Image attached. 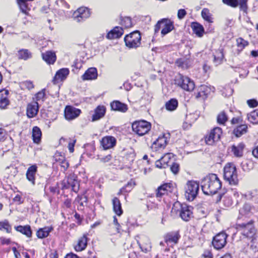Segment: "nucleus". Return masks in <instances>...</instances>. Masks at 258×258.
Listing matches in <instances>:
<instances>
[{
    "label": "nucleus",
    "instance_id": "36",
    "mask_svg": "<svg viewBox=\"0 0 258 258\" xmlns=\"http://www.w3.org/2000/svg\"><path fill=\"white\" fill-rule=\"evenodd\" d=\"M247 126L246 124H241L238 126L233 130V134L236 137H240L247 132Z\"/></svg>",
    "mask_w": 258,
    "mask_h": 258
},
{
    "label": "nucleus",
    "instance_id": "48",
    "mask_svg": "<svg viewBox=\"0 0 258 258\" xmlns=\"http://www.w3.org/2000/svg\"><path fill=\"white\" fill-rule=\"evenodd\" d=\"M238 5L239 6L241 10L243 11L244 13L247 12V2L248 0H238Z\"/></svg>",
    "mask_w": 258,
    "mask_h": 258
},
{
    "label": "nucleus",
    "instance_id": "30",
    "mask_svg": "<svg viewBox=\"0 0 258 258\" xmlns=\"http://www.w3.org/2000/svg\"><path fill=\"white\" fill-rule=\"evenodd\" d=\"M106 108L104 106L99 105L95 110V113L92 116V121H95L102 118L105 113Z\"/></svg>",
    "mask_w": 258,
    "mask_h": 258
},
{
    "label": "nucleus",
    "instance_id": "16",
    "mask_svg": "<svg viewBox=\"0 0 258 258\" xmlns=\"http://www.w3.org/2000/svg\"><path fill=\"white\" fill-rule=\"evenodd\" d=\"M180 236L178 231H173L166 234L164 236L165 242L167 244H175L178 243Z\"/></svg>",
    "mask_w": 258,
    "mask_h": 258
},
{
    "label": "nucleus",
    "instance_id": "15",
    "mask_svg": "<svg viewBox=\"0 0 258 258\" xmlns=\"http://www.w3.org/2000/svg\"><path fill=\"white\" fill-rule=\"evenodd\" d=\"M90 15L89 10L85 7L79 8L73 15L74 19L78 22L88 18Z\"/></svg>",
    "mask_w": 258,
    "mask_h": 258
},
{
    "label": "nucleus",
    "instance_id": "34",
    "mask_svg": "<svg viewBox=\"0 0 258 258\" xmlns=\"http://www.w3.org/2000/svg\"><path fill=\"white\" fill-rule=\"evenodd\" d=\"M171 185L170 184L165 183L159 186L156 192V196L157 197H161L165 195L167 191H170Z\"/></svg>",
    "mask_w": 258,
    "mask_h": 258
},
{
    "label": "nucleus",
    "instance_id": "12",
    "mask_svg": "<svg viewBox=\"0 0 258 258\" xmlns=\"http://www.w3.org/2000/svg\"><path fill=\"white\" fill-rule=\"evenodd\" d=\"M227 235L225 232H220L214 237L212 244L216 249H221L223 248L226 243Z\"/></svg>",
    "mask_w": 258,
    "mask_h": 258
},
{
    "label": "nucleus",
    "instance_id": "47",
    "mask_svg": "<svg viewBox=\"0 0 258 258\" xmlns=\"http://www.w3.org/2000/svg\"><path fill=\"white\" fill-rule=\"evenodd\" d=\"M175 63L177 66L178 67L181 68L182 69H187L188 68V64L187 62V60H185L183 59H177Z\"/></svg>",
    "mask_w": 258,
    "mask_h": 258
},
{
    "label": "nucleus",
    "instance_id": "63",
    "mask_svg": "<svg viewBox=\"0 0 258 258\" xmlns=\"http://www.w3.org/2000/svg\"><path fill=\"white\" fill-rule=\"evenodd\" d=\"M47 258H57V254L55 252H51L47 256Z\"/></svg>",
    "mask_w": 258,
    "mask_h": 258
},
{
    "label": "nucleus",
    "instance_id": "39",
    "mask_svg": "<svg viewBox=\"0 0 258 258\" xmlns=\"http://www.w3.org/2000/svg\"><path fill=\"white\" fill-rule=\"evenodd\" d=\"M248 120L253 124H258V109L248 113L247 115Z\"/></svg>",
    "mask_w": 258,
    "mask_h": 258
},
{
    "label": "nucleus",
    "instance_id": "22",
    "mask_svg": "<svg viewBox=\"0 0 258 258\" xmlns=\"http://www.w3.org/2000/svg\"><path fill=\"white\" fill-rule=\"evenodd\" d=\"M101 145L105 150L113 147L116 144V139L112 136H106L102 138Z\"/></svg>",
    "mask_w": 258,
    "mask_h": 258
},
{
    "label": "nucleus",
    "instance_id": "25",
    "mask_svg": "<svg viewBox=\"0 0 258 258\" xmlns=\"http://www.w3.org/2000/svg\"><path fill=\"white\" fill-rule=\"evenodd\" d=\"M167 144L166 138L164 136L159 137L155 141L152 145V148L157 150L160 149H163Z\"/></svg>",
    "mask_w": 258,
    "mask_h": 258
},
{
    "label": "nucleus",
    "instance_id": "64",
    "mask_svg": "<svg viewBox=\"0 0 258 258\" xmlns=\"http://www.w3.org/2000/svg\"><path fill=\"white\" fill-rule=\"evenodd\" d=\"M66 258H79V257L75 254H74L73 253H71L69 254H68L66 255Z\"/></svg>",
    "mask_w": 258,
    "mask_h": 258
},
{
    "label": "nucleus",
    "instance_id": "62",
    "mask_svg": "<svg viewBox=\"0 0 258 258\" xmlns=\"http://www.w3.org/2000/svg\"><path fill=\"white\" fill-rule=\"evenodd\" d=\"M14 201L15 202H18L19 204H21L22 202H21V197L20 195H16L15 197L13 199Z\"/></svg>",
    "mask_w": 258,
    "mask_h": 258
},
{
    "label": "nucleus",
    "instance_id": "60",
    "mask_svg": "<svg viewBox=\"0 0 258 258\" xmlns=\"http://www.w3.org/2000/svg\"><path fill=\"white\" fill-rule=\"evenodd\" d=\"M19 5L20 8L22 12L24 13H26L27 6L25 3H18Z\"/></svg>",
    "mask_w": 258,
    "mask_h": 258
},
{
    "label": "nucleus",
    "instance_id": "28",
    "mask_svg": "<svg viewBox=\"0 0 258 258\" xmlns=\"http://www.w3.org/2000/svg\"><path fill=\"white\" fill-rule=\"evenodd\" d=\"M123 33L122 27H116L107 34V38L110 39L118 38L120 37Z\"/></svg>",
    "mask_w": 258,
    "mask_h": 258
},
{
    "label": "nucleus",
    "instance_id": "29",
    "mask_svg": "<svg viewBox=\"0 0 258 258\" xmlns=\"http://www.w3.org/2000/svg\"><path fill=\"white\" fill-rule=\"evenodd\" d=\"M43 59L48 64H53L56 60V55L55 52L52 51H48L42 53Z\"/></svg>",
    "mask_w": 258,
    "mask_h": 258
},
{
    "label": "nucleus",
    "instance_id": "59",
    "mask_svg": "<svg viewBox=\"0 0 258 258\" xmlns=\"http://www.w3.org/2000/svg\"><path fill=\"white\" fill-rule=\"evenodd\" d=\"M111 158V155H107L105 157L100 158V160L102 163H106L110 161Z\"/></svg>",
    "mask_w": 258,
    "mask_h": 258
},
{
    "label": "nucleus",
    "instance_id": "55",
    "mask_svg": "<svg viewBox=\"0 0 258 258\" xmlns=\"http://www.w3.org/2000/svg\"><path fill=\"white\" fill-rule=\"evenodd\" d=\"M247 103L250 107H255L258 106V102L255 99L248 100Z\"/></svg>",
    "mask_w": 258,
    "mask_h": 258
},
{
    "label": "nucleus",
    "instance_id": "1",
    "mask_svg": "<svg viewBox=\"0 0 258 258\" xmlns=\"http://www.w3.org/2000/svg\"><path fill=\"white\" fill-rule=\"evenodd\" d=\"M201 187L204 194L214 195L221 188L222 182L215 174H211L201 181Z\"/></svg>",
    "mask_w": 258,
    "mask_h": 258
},
{
    "label": "nucleus",
    "instance_id": "35",
    "mask_svg": "<svg viewBox=\"0 0 258 258\" xmlns=\"http://www.w3.org/2000/svg\"><path fill=\"white\" fill-rule=\"evenodd\" d=\"M191 27L194 33L199 37H202L204 32V29L202 25L197 22L192 23Z\"/></svg>",
    "mask_w": 258,
    "mask_h": 258
},
{
    "label": "nucleus",
    "instance_id": "42",
    "mask_svg": "<svg viewBox=\"0 0 258 258\" xmlns=\"http://www.w3.org/2000/svg\"><path fill=\"white\" fill-rule=\"evenodd\" d=\"M120 24L122 27H123L125 28H130L133 25L131 18L128 17L123 18L121 20Z\"/></svg>",
    "mask_w": 258,
    "mask_h": 258
},
{
    "label": "nucleus",
    "instance_id": "49",
    "mask_svg": "<svg viewBox=\"0 0 258 258\" xmlns=\"http://www.w3.org/2000/svg\"><path fill=\"white\" fill-rule=\"evenodd\" d=\"M45 89H42L35 95V99L36 101H43V99L45 95Z\"/></svg>",
    "mask_w": 258,
    "mask_h": 258
},
{
    "label": "nucleus",
    "instance_id": "24",
    "mask_svg": "<svg viewBox=\"0 0 258 258\" xmlns=\"http://www.w3.org/2000/svg\"><path fill=\"white\" fill-rule=\"evenodd\" d=\"M97 71L95 68H90L88 69L85 74L82 76L83 80H95L97 78Z\"/></svg>",
    "mask_w": 258,
    "mask_h": 258
},
{
    "label": "nucleus",
    "instance_id": "33",
    "mask_svg": "<svg viewBox=\"0 0 258 258\" xmlns=\"http://www.w3.org/2000/svg\"><path fill=\"white\" fill-rule=\"evenodd\" d=\"M52 230L51 227H45L40 228L37 232L36 235L39 238H43L47 237L50 232Z\"/></svg>",
    "mask_w": 258,
    "mask_h": 258
},
{
    "label": "nucleus",
    "instance_id": "41",
    "mask_svg": "<svg viewBox=\"0 0 258 258\" xmlns=\"http://www.w3.org/2000/svg\"><path fill=\"white\" fill-rule=\"evenodd\" d=\"M19 59L26 60L31 57V53L27 49H22L18 52Z\"/></svg>",
    "mask_w": 258,
    "mask_h": 258
},
{
    "label": "nucleus",
    "instance_id": "5",
    "mask_svg": "<svg viewBox=\"0 0 258 258\" xmlns=\"http://www.w3.org/2000/svg\"><path fill=\"white\" fill-rule=\"evenodd\" d=\"M124 42L127 47L136 48L141 45V36L138 31H134L124 37Z\"/></svg>",
    "mask_w": 258,
    "mask_h": 258
},
{
    "label": "nucleus",
    "instance_id": "37",
    "mask_svg": "<svg viewBox=\"0 0 258 258\" xmlns=\"http://www.w3.org/2000/svg\"><path fill=\"white\" fill-rule=\"evenodd\" d=\"M178 101L176 99H171L165 104V107L167 110L173 111L176 109L178 106Z\"/></svg>",
    "mask_w": 258,
    "mask_h": 258
},
{
    "label": "nucleus",
    "instance_id": "45",
    "mask_svg": "<svg viewBox=\"0 0 258 258\" xmlns=\"http://www.w3.org/2000/svg\"><path fill=\"white\" fill-rule=\"evenodd\" d=\"M5 229L7 233H10L11 231V226L7 220L0 222V230Z\"/></svg>",
    "mask_w": 258,
    "mask_h": 258
},
{
    "label": "nucleus",
    "instance_id": "54",
    "mask_svg": "<svg viewBox=\"0 0 258 258\" xmlns=\"http://www.w3.org/2000/svg\"><path fill=\"white\" fill-rule=\"evenodd\" d=\"M186 12L184 9H180L178 11L177 17L179 19H182L186 15Z\"/></svg>",
    "mask_w": 258,
    "mask_h": 258
},
{
    "label": "nucleus",
    "instance_id": "14",
    "mask_svg": "<svg viewBox=\"0 0 258 258\" xmlns=\"http://www.w3.org/2000/svg\"><path fill=\"white\" fill-rule=\"evenodd\" d=\"M81 112L80 109L72 106H67L64 110V116L66 119L71 120L79 116Z\"/></svg>",
    "mask_w": 258,
    "mask_h": 258
},
{
    "label": "nucleus",
    "instance_id": "32",
    "mask_svg": "<svg viewBox=\"0 0 258 258\" xmlns=\"http://www.w3.org/2000/svg\"><path fill=\"white\" fill-rule=\"evenodd\" d=\"M16 230L22 234L25 235L28 237H31L32 236V231L29 225L18 226L15 227Z\"/></svg>",
    "mask_w": 258,
    "mask_h": 258
},
{
    "label": "nucleus",
    "instance_id": "17",
    "mask_svg": "<svg viewBox=\"0 0 258 258\" xmlns=\"http://www.w3.org/2000/svg\"><path fill=\"white\" fill-rule=\"evenodd\" d=\"M180 216L185 221H188L192 217V212L190 207L186 205H181Z\"/></svg>",
    "mask_w": 258,
    "mask_h": 258
},
{
    "label": "nucleus",
    "instance_id": "26",
    "mask_svg": "<svg viewBox=\"0 0 258 258\" xmlns=\"http://www.w3.org/2000/svg\"><path fill=\"white\" fill-rule=\"evenodd\" d=\"M110 106L112 110L121 112H125L128 109V107L126 104L123 103L119 101H113L111 103Z\"/></svg>",
    "mask_w": 258,
    "mask_h": 258
},
{
    "label": "nucleus",
    "instance_id": "23",
    "mask_svg": "<svg viewBox=\"0 0 258 258\" xmlns=\"http://www.w3.org/2000/svg\"><path fill=\"white\" fill-rule=\"evenodd\" d=\"M38 103L37 102H34L29 104L27 108V115L29 118L34 117L38 111Z\"/></svg>",
    "mask_w": 258,
    "mask_h": 258
},
{
    "label": "nucleus",
    "instance_id": "56",
    "mask_svg": "<svg viewBox=\"0 0 258 258\" xmlns=\"http://www.w3.org/2000/svg\"><path fill=\"white\" fill-rule=\"evenodd\" d=\"M60 163L61 167L63 168L64 171L66 170L69 166V164L68 162H67L64 159L63 157L62 158L61 161L60 162Z\"/></svg>",
    "mask_w": 258,
    "mask_h": 258
},
{
    "label": "nucleus",
    "instance_id": "46",
    "mask_svg": "<svg viewBox=\"0 0 258 258\" xmlns=\"http://www.w3.org/2000/svg\"><path fill=\"white\" fill-rule=\"evenodd\" d=\"M236 42L238 47L241 50L243 49L244 48V47L248 45L247 41L244 40L242 38H238L236 40Z\"/></svg>",
    "mask_w": 258,
    "mask_h": 258
},
{
    "label": "nucleus",
    "instance_id": "6",
    "mask_svg": "<svg viewBox=\"0 0 258 258\" xmlns=\"http://www.w3.org/2000/svg\"><path fill=\"white\" fill-rule=\"evenodd\" d=\"M61 189H68L72 188L73 191L77 192L79 189V182L77 176L74 174H70L66 178L63 180L61 183Z\"/></svg>",
    "mask_w": 258,
    "mask_h": 258
},
{
    "label": "nucleus",
    "instance_id": "53",
    "mask_svg": "<svg viewBox=\"0 0 258 258\" xmlns=\"http://www.w3.org/2000/svg\"><path fill=\"white\" fill-rule=\"evenodd\" d=\"M125 158L128 161L129 163L132 162L135 158V154L134 151L131 150L130 153L126 155Z\"/></svg>",
    "mask_w": 258,
    "mask_h": 258
},
{
    "label": "nucleus",
    "instance_id": "38",
    "mask_svg": "<svg viewBox=\"0 0 258 258\" xmlns=\"http://www.w3.org/2000/svg\"><path fill=\"white\" fill-rule=\"evenodd\" d=\"M41 132L37 126H34L32 130V137L33 141L36 143H38L41 137Z\"/></svg>",
    "mask_w": 258,
    "mask_h": 258
},
{
    "label": "nucleus",
    "instance_id": "50",
    "mask_svg": "<svg viewBox=\"0 0 258 258\" xmlns=\"http://www.w3.org/2000/svg\"><path fill=\"white\" fill-rule=\"evenodd\" d=\"M223 2L231 7L235 8L238 6V0H223Z\"/></svg>",
    "mask_w": 258,
    "mask_h": 258
},
{
    "label": "nucleus",
    "instance_id": "18",
    "mask_svg": "<svg viewBox=\"0 0 258 258\" xmlns=\"http://www.w3.org/2000/svg\"><path fill=\"white\" fill-rule=\"evenodd\" d=\"M173 155L171 153H167L165 154L159 160L156 161V166L159 168H165L169 165Z\"/></svg>",
    "mask_w": 258,
    "mask_h": 258
},
{
    "label": "nucleus",
    "instance_id": "51",
    "mask_svg": "<svg viewBox=\"0 0 258 258\" xmlns=\"http://www.w3.org/2000/svg\"><path fill=\"white\" fill-rule=\"evenodd\" d=\"M179 166L177 163L173 162L170 165V170L174 174L177 173L179 171Z\"/></svg>",
    "mask_w": 258,
    "mask_h": 258
},
{
    "label": "nucleus",
    "instance_id": "11",
    "mask_svg": "<svg viewBox=\"0 0 258 258\" xmlns=\"http://www.w3.org/2000/svg\"><path fill=\"white\" fill-rule=\"evenodd\" d=\"M215 91L213 87L208 86L205 85L200 86L196 93V98L201 101L205 100L211 92Z\"/></svg>",
    "mask_w": 258,
    "mask_h": 258
},
{
    "label": "nucleus",
    "instance_id": "57",
    "mask_svg": "<svg viewBox=\"0 0 258 258\" xmlns=\"http://www.w3.org/2000/svg\"><path fill=\"white\" fill-rule=\"evenodd\" d=\"M76 140H73L69 143L68 148L69 150L71 153H73L74 151V146L76 144Z\"/></svg>",
    "mask_w": 258,
    "mask_h": 258
},
{
    "label": "nucleus",
    "instance_id": "3",
    "mask_svg": "<svg viewBox=\"0 0 258 258\" xmlns=\"http://www.w3.org/2000/svg\"><path fill=\"white\" fill-rule=\"evenodd\" d=\"M224 178L230 184L236 185L238 184V179L236 168L233 163H227L224 167Z\"/></svg>",
    "mask_w": 258,
    "mask_h": 258
},
{
    "label": "nucleus",
    "instance_id": "31",
    "mask_svg": "<svg viewBox=\"0 0 258 258\" xmlns=\"http://www.w3.org/2000/svg\"><path fill=\"white\" fill-rule=\"evenodd\" d=\"M112 204L114 212L118 216H120L123 211L119 200L117 198H114L112 200Z\"/></svg>",
    "mask_w": 258,
    "mask_h": 258
},
{
    "label": "nucleus",
    "instance_id": "8",
    "mask_svg": "<svg viewBox=\"0 0 258 258\" xmlns=\"http://www.w3.org/2000/svg\"><path fill=\"white\" fill-rule=\"evenodd\" d=\"M199 189V183L195 181H189L185 187V196L189 201H193L197 197Z\"/></svg>",
    "mask_w": 258,
    "mask_h": 258
},
{
    "label": "nucleus",
    "instance_id": "40",
    "mask_svg": "<svg viewBox=\"0 0 258 258\" xmlns=\"http://www.w3.org/2000/svg\"><path fill=\"white\" fill-rule=\"evenodd\" d=\"M202 18L207 22L210 23H213L212 15L210 13V11L207 8H204L202 10L201 13Z\"/></svg>",
    "mask_w": 258,
    "mask_h": 258
},
{
    "label": "nucleus",
    "instance_id": "10",
    "mask_svg": "<svg viewBox=\"0 0 258 258\" xmlns=\"http://www.w3.org/2000/svg\"><path fill=\"white\" fill-rule=\"evenodd\" d=\"M175 81L178 86L186 91H192L195 88L194 82L187 77L180 75Z\"/></svg>",
    "mask_w": 258,
    "mask_h": 258
},
{
    "label": "nucleus",
    "instance_id": "21",
    "mask_svg": "<svg viewBox=\"0 0 258 258\" xmlns=\"http://www.w3.org/2000/svg\"><path fill=\"white\" fill-rule=\"evenodd\" d=\"M245 147V146L243 143H240L237 145H233L231 147V151L235 157L241 158L243 156Z\"/></svg>",
    "mask_w": 258,
    "mask_h": 258
},
{
    "label": "nucleus",
    "instance_id": "13",
    "mask_svg": "<svg viewBox=\"0 0 258 258\" xmlns=\"http://www.w3.org/2000/svg\"><path fill=\"white\" fill-rule=\"evenodd\" d=\"M137 237L139 238V240H137V243L142 251L145 253L150 251L152 246L149 238L145 235Z\"/></svg>",
    "mask_w": 258,
    "mask_h": 258
},
{
    "label": "nucleus",
    "instance_id": "58",
    "mask_svg": "<svg viewBox=\"0 0 258 258\" xmlns=\"http://www.w3.org/2000/svg\"><path fill=\"white\" fill-rule=\"evenodd\" d=\"M113 224L115 225L117 233H120V225L117 221V219L115 216L113 217Z\"/></svg>",
    "mask_w": 258,
    "mask_h": 258
},
{
    "label": "nucleus",
    "instance_id": "2",
    "mask_svg": "<svg viewBox=\"0 0 258 258\" xmlns=\"http://www.w3.org/2000/svg\"><path fill=\"white\" fill-rule=\"evenodd\" d=\"M236 229L244 237L251 241L255 238L256 230L252 221L246 223L238 224L236 225Z\"/></svg>",
    "mask_w": 258,
    "mask_h": 258
},
{
    "label": "nucleus",
    "instance_id": "19",
    "mask_svg": "<svg viewBox=\"0 0 258 258\" xmlns=\"http://www.w3.org/2000/svg\"><path fill=\"white\" fill-rule=\"evenodd\" d=\"M70 71L67 68H63L58 70L53 79L54 84H56L59 81H62L64 80L69 75Z\"/></svg>",
    "mask_w": 258,
    "mask_h": 258
},
{
    "label": "nucleus",
    "instance_id": "61",
    "mask_svg": "<svg viewBox=\"0 0 258 258\" xmlns=\"http://www.w3.org/2000/svg\"><path fill=\"white\" fill-rule=\"evenodd\" d=\"M24 84L29 90H31L34 88V85L31 81H26L24 83Z\"/></svg>",
    "mask_w": 258,
    "mask_h": 258
},
{
    "label": "nucleus",
    "instance_id": "20",
    "mask_svg": "<svg viewBox=\"0 0 258 258\" xmlns=\"http://www.w3.org/2000/svg\"><path fill=\"white\" fill-rule=\"evenodd\" d=\"M37 171V166L36 165L30 166L27 169L26 176L27 179L34 185L35 184V176Z\"/></svg>",
    "mask_w": 258,
    "mask_h": 258
},
{
    "label": "nucleus",
    "instance_id": "4",
    "mask_svg": "<svg viewBox=\"0 0 258 258\" xmlns=\"http://www.w3.org/2000/svg\"><path fill=\"white\" fill-rule=\"evenodd\" d=\"M161 28V34L163 37L174 29L173 22L168 19L159 21L155 26V33H158Z\"/></svg>",
    "mask_w": 258,
    "mask_h": 258
},
{
    "label": "nucleus",
    "instance_id": "9",
    "mask_svg": "<svg viewBox=\"0 0 258 258\" xmlns=\"http://www.w3.org/2000/svg\"><path fill=\"white\" fill-rule=\"evenodd\" d=\"M222 133V129L220 127L214 128L205 137L206 144L209 145H213L215 142L219 141Z\"/></svg>",
    "mask_w": 258,
    "mask_h": 258
},
{
    "label": "nucleus",
    "instance_id": "43",
    "mask_svg": "<svg viewBox=\"0 0 258 258\" xmlns=\"http://www.w3.org/2000/svg\"><path fill=\"white\" fill-rule=\"evenodd\" d=\"M224 57V55L222 49H219L216 52V55H214V62L216 64H219L222 61Z\"/></svg>",
    "mask_w": 258,
    "mask_h": 258
},
{
    "label": "nucleus",
    "instance_id": "27",
    "mask_svg": "<svg viewBox=\"0 0 258 258\" xmlns=\"http://www.w3.org/2000/svg\"><path fill=\"white\" fill-rule=\"evenodd\" d=\"M87 234H85L78 239V243L75 246V250L77 251H81L84 250L87 246Z\"/></svg>",
    "mask_w": 258,
    "mask_h": 258
},
{
    "label": "nucleus",
    "instance_id": "52",
    "mask_svg": "<svg viewBox=\"0 0 258 258\" xmlns=\"http://www.w3.org/2000/svg\"><path fill=\"white\" fill-rule=\"evenodd\" d=\"M9 101L6 98H2L0 99V108H5L6 106L9 104Z\"/></svg>",
    "mask_w": 258,
    "mask_h": 258
},
{
    "label": "nucleus",
    "instance_id": "7",
    "mask_svg": "<svg viewBox=\"0 0 258 258\" xmlns=\"http://www.w3.org/2000/svg\"><path fill=\"white\" fill-rule=\"evenodd\" d=\"M151 127V123L146 120L135 121L132 124L133 131L139 136H143L147 134Z\"/></svg>",
    "mask_w": 258,
    "mask_h": 258
},
{
    "label": "nucleus",
    "instance_id": "44",
    "mask_svg": "<svg viewBox=\"0 0 258 258\" xmlns=\"http://www.w3.org/2000/svg\"><path fill=\"white\" fill-rule=\"evenodd\" d=\"M227 119V115L224 111L221 112L217 116V121L220 124H224Z\"/></svg>",
    "mask_w": 258,
    "mask_h": 258
}]
</instances>
